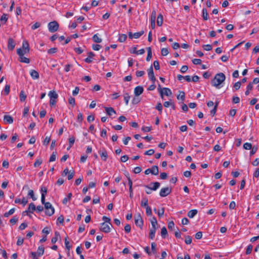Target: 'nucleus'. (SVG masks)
I'll use <instances>...</instances> for the list:
<instances>
[{"mask_svg": "<svg viewBox=\"0 0 259 259\" xmlns=\"http://www.w3.org/2000/svg\"><path fill=\"white\" fill-rule=\"evenodd\" d=\"M44 206L46 209L45 213L46 215L50 217L54 213L55 209L51 203L47 202L45 204Z\"/></svg>", "mask_w": 259, "mask_h": 259, "instance_id": "nucleus-2", "label": "nucleus"}, {"mask_svg": "<svg viewBox=\"0 0 259 259\" xmlns=\"http://www.w3.org/2000/svg\"><path fill=\"white\" fill-rule=\"evenodd\" d=\"M163 95H165L166 96H170L172 94V92L169 88H163Z\"/></svg>", "mask_w": 259, "mask_h": 259, "instance_id": "nucleus-28", "label": "nucleus"}, {"mask_svg": "<svg viewBox=\"0 0 259 259\" xmlns=\"http://www.w3.org/2000/svg\"><path fill=\"white\" fill-rule=\"evenodd\" d=\"M30 75L33 79H37L39 78V73L35 70H31L30 71Z\"/></svg>", "mask_w": 259, "mask_h": 259, "instance_id": "nucleus-16", "label": "nucleus"}, {"mask_svg": "<svg viewBox=\"0 0 259 259\" xmlns=\"http://www.w3.org/2000/svg\"><path fill=\"white\" fill-rule=\"evenodd\" d=\"M148 198L147 197H143L141 200V205L142 207H146L147 206H149L148 205Z\"/></svg>", "mask_w": 259, "mask_h": 259, "instance_id": "nucleus-22", "label": "nucleus"}, {"mask_svg": "<svg viewBox=\"0 0 259 259\" xmlns=\"http://www.w3.org/2000/svg\"><path fill=\"white\" fill-rule=\"evenodd\" d=\"M197 212L196 209H192L188 212L187 215L190 218H193L197 213Z\"/></svg>", "mask_w": 259, "mask_h": 259, "instance_id": "nucleus-24", "label": "nucleus"}, {"mask_svg": "<svg viewBox=\"0 0 259 259\" xmlns=\"http://www.w3.org/2000/svg\"><path fill=\"white\" fill-rule=\"evenodd\" d=\"M163 23V16L160 14L158 15L157 19V24L159 26H161Z\"/></svg>", "mask_w": 259, "mask_h": 259, "instance_id": "nucleus-23", "label": "nucleus"}, {"mask_svg": "<svg viewBox=\"0 0 259 259\" xmlns=\"http://www.w3.org/2000/svg\"><path fill=\"white\" fill-rule=\"evenodd\" d=\"M171 192V189L168 187L162 188L159 192V195L162 197H164L169 195Z\"/></svg>", "mask_w": 259, "mask_h": 259, "instance_id": "nucleus-5", "label": "nucleus"}, {"mask_svg": "<svg viewBox=\"0 0 259 259\" xmlns=\"http://www.w3.org/2000/svg\"><path fill=\"white\" fill-rule=\"evenodd\" d=\"M202 12L203 19L204 20H207L208 19V16L206 9L203 8L202 9Z\"/></svg>", "mask_w": 259, "mask_h": 259, "instance_id": "nucleus-31", "label": "nucleus"}, {"mask_svg": "<svg viewBox=\"0 0 259 259\" xmlns=\"http://www.w3.org/2000/svg\"><path fill=\"white\" fill-rule=\"evenodd\" d=\"M44 247L42 246L38 247L37 252H31V255L32 259H37L39 257L42 255L44 253Z\"/></svg>", "mask_w": 259, "mask_h": 259, "instance_id": "nucleus-3", "label": "nucleus"}, {"mask_svg": "<svg viewBox=\"0 0 259 259\" xmlns=\"http://www.w3.org/2000/svg\"><path fill=\"white\" fill-rule=\"evenodd\" d=\"M17 53L19 56V60L21 62H23L27 64L30 62L29 59L23 56V54L22 53V52L20 50H17Z\"/></svg>", "mask_w": 259, "mask_h": 259, "instance_id": "nucleus-6", "label": "nucleus"}, {"mask_svg": "<svg viewBox=\"0 0 259 259\" xmlns=\"http://www.w3.org/2000/svg\"><path fill=\"white\" fill-rule=\"evenodd\" d=\"M42 163V160L40 159H37L36 160L34 163V166L36 167L39 166Z\"/></svg>", "mask_w": 259, "mask_h": 259, "instance_id": "nucleus-64", "label": "nucleus"}, {"mask_svg": "<svg viewBox=\"0 0 259 259\" xmlns=\"http://www.w3.org/2000/svg\"><path fill=\"white\" fill-rule=\"evenodd\" d=\"M99 153L100 155L101 159L104 161H106L108 156L107 152L106 149L103 148L102 150H99Z\"/></svg>", "mask_w": 259, "mask_h": 259, "instance_id": "nucleus-9", "label": "nucleus"}, {"mask_svg": "<svg viewBox=\"0 0 259 259\" xmlns=\"http://www.w3.org/2000/svg\"><path fill=\"white\" fill-rule=\"evenodd\" d=\"M69 144L70 148L72 147L75 142V138L73 136L70 137L69 139Z\"/></svg>", "mask_w": 259, "mask_h": 259, "instance_id": "nucleus-45", "label": "nucleus"}, {"mask_svg": "<svg viewBox=\"0 0 259 259\" xmlns=\"http://www.w3.org/2000/svg\"><path fill=\"white\" fill-rule=\"evenodd\" d=\"M163 105L165 107H168L169 106H171L172 109L175 108V105L173 103L171 102V100H170L169 101H166L164 103Z\"/></svg>", "mask_w": 259, "mask_h": 259, "instance_id": "nucleus-27", "label": "nucleus"}, {"mask_svg": "<svg viewBox=\"0 0 259 259\" xmlns=\"http://www.w3.org/2000/svg\"><path fill=\"white\" fill-rule=\"evenodd\" d=\"M153 186L152 187H151V189L153 191H156L160 187V184L159 182H153L151 183L150 184V186Z\"/></svg>", "mask_w": 259, "mask_h": 259, "instance_id": "nucleus-18", "label": "nucleus"}, {"mask_svg": "<svg viewBox=\"0 0 259 259\" xmlns=\"http://www.w3.org/2000/svg\"><path fill=\"white\" fill-rule=\"evenodd\" d=\"M147 51H148V54H147V57H146V60L147 61H149L151 58H152V51H151V49L150 47H148L147 48Z\"/></svg>", "mask_w": 259, "mask_h": 259, "instance_id": "nucleus-34", "label": "nucleus"}, {"mask_svg": "<svg viewBox=\"0 0 259 259\" xmlns=\"http://www.w3.org/2000/svg\"><path fill=\"white\" fill-rule=\"evenodd\" d=\"M226 76L223 73L217 74L213 79L211 81V84L218 89L221 87L220 85L225 80Z\"/></svg>", "mask_w": 259, "mask_h": 259, "instance_id": "nucleus-1", "label": "nucleus"}, {"mask_svg": "<svg viewBox=\"0 0 259 259\" xmlns=\"http://www.w3.org/2000/svg\"><path fill=\"white\" fill-rule=\"evenodd\" d=\"M156 228H152L150 230L149 238L151 239H153L155 237V234L156 232Z\"/></svg>", "mask_w": 259, "mask_h": 259, "instance_id": "nucleus-26", "label": "nucleus"}, {"mask_svg": "<svg viewBox=\"0 0 259 259\" xmlns=\"http://www.w3.org/2000/svg\"><path fill=\"white\" fill-rule=\"evenodd\" d=\"M252 145L250 143H245L243 145V148L246 150H250L252 148Z\"/></svg>", "mask_w": 259, "mask_h": 259, "instance_id": "nucleus-46", "label": "nucleus"}, {"mask_svg": "<svg viewBox=\"0 0 259 259\" xmlns=\"http://www.w3.org/2000/svg\"><path fill=\"white\" fill-rule=\"evenodd\" d=\"M128 183L129 185V192H131V191H133V182L130 177H127Z\"/></svg>", "mask_w": 259, "mask_h": 259, "instance_id": "nucleus-41", "label": "nucleus"}, {"mask_svg": "<svg viewBox=\"0 0 259 259\" xmlns=\"http://www.w3.org/2000/svg\"><path fill=\"white\" fill-rule=\"evenodd\" d=\"M4 122L6 124H11L13 122V118L10 115H5L4 117Z\"/></svg>", "mask_w": 259, "mask_h": 259, "instance_id": "nucleus-14", "label": "nucleus"}, {"mask_svg": "<svg viewBox=\"0 0 259 259\" xmlns=\"http://www.w3.org/2000/svg\"><path fill=\"white\" fill-rule=\"evenodd\" d=\"M94 56L95 54L92 52H90L88 54V57L85 59L84 61L88 63H91L92 62V59Z\"/></svg>", "mask_w": 259, "mask_h": 259, "instance_id": "nucleus-17", "label": "nucleus"}, {"mask_svg": "<svg viewBox=\"0 0 259 259\" xmlns=\"http://www.w3.org/2000/svg\"><path fill=\"white\" fill-rule=\"evenodd\" d=\"M161 55L162 56H166L168 53V50L167 48H162L161 50Z\"/></svg>", "mask_w": 259, "mask_h": 259, "instance_id": "nucleus-61", "label": "nucleus"}, {"mask_svg": "<svg viewBox=\"0 0 259 259\" xmlns=\"http://www.w3.org/2000/svg\"><path fill=\"white\" fill-rule=\"evenodd\" d=\"M93 40L94 42L97 43H100L102 42V39L100 38L97 34H94L93 36Z\"/></svg>", "mask_w": 259, "mask_h": 259, "instance_id": "nucleus-33", "label": "nucleus"}, {"mask_svg": "<svg viewBox=\"0 0 259 259\" xmlns=\"http://www.w3.org/2000/svg\"><path fill=\"white\" fill-rule=\"evenodd\" d=\"M65 245L66 248L68 250H69L71 248V246L69 244V242L67 240V237L65 238Z\"/></svg>", "mask_w": 259, "mask_h": 259, "instance_id": "nucleus-53", "label": "nucleus"}, {"mask_svg": "<svg viewBox=\"0 0 259 259\" xmlns=\"http://www.w3.org/2000/svg\"><path fill=\"white\" fill-rule=\"evenodd\" d=\"M151 223L152 225V228H156V226L157 224V222L155 217H153L151 221Z\"/></svg>", "mask_w": 259, "mask_h": 259, "instance_id": "nucleus-49", "label": "nucleus"}, {"mask_svg": "<svg viewBox=\"0 0 259 259\" xmlns=\"http://www.w3.org/2000/svg\"><path fill=\"white\" fill-rule=\"evenodd\" d=\"M20 99L21 102H23L26 100V95L25 94L23 91H21L20 93Z\"/></svg>", "mask_w": 259, "mask_h": 259, "instance_id": "nucleus-39", "label": "nucleus"}, {"mask_svg": "<svg viewBox=\"0 0 259 259\" xmlns=\"http://www.w3.org/2000/svg\"><path fill=\"white\" fill-rule=\"evenodd\" d=\"M18 220V218L16 215H15L12 218H11L10 219V222L11 224H12L13 225H14L17 223Z\"/></svg>", "mask_w": 259, "mask_h": 259, "instance_id": "nucleus-51", "label": "nucleus"}, {"mask_svg": "<svg viewBox=\"0 0 259 259\" xmlns=\"http://www.w3.org/2000/svg\"><path fill=\"white\" fill-rule=\"evenodd\" d=\"M17 245L18 246H20L23 244L24 242L23 238H21V237H17Z\"/></svg>", "mask_w": 259, "mask_h": 259, "instance_id": "nucleus-54", "label": "nucleus"}, {"mask_svg": "<svg viewBox=\"0 0 259 259\" xmlns=\"http://www.w3.org/2000/svg\"><path fill=\"white\" fill-rule=\"evenodd\" d=\"M177 97L178 100H181L184 101L185 98V94L184 92L181 91L180 92V94L178 95Z\"/></svg>", "mask_w": 259, "mask_h": 259, "instance_id": "nucleus-38", "label": "nucleus"}, {"mask_svg": "<svg viewBox=\"0 0 259 259\" xmlns=\"http://www.w3.org/2000/svg\"><path fill=\"white\" fill-rule=\"evenodd\" d=\"M151 174L154 175H157L159 172L158 167L156 165H153L151 168Z\"/></svg>", "mask_w": 259, "mask_h": 259, "instance_id": "nucleus-21", "label": "nucleus"}, {"mask_svg": "<svg viewBox=\"0 0 259 259\" xmlns=\"http://www.w3.org/2000/svg\"><path fill=\"white\" fill-rule=\"evenodd\" d=\"M8 19V15L6 14H3L1 16V22L4 21V23H5Z\"/></svg>", "mask_w": 259, "mask_h": 259, "instance_id": "nucleus-52", "label": "nucleus"}, {"mask_svg": "<svg viewBox=\"0 0 259 259\" xmlns=\"http://www.w3.org/2000/svg\"><path fill=\"white\" fill-rule=\"evenodd\" d=\"M102 220L104 221V223H108L109 225H111V219L109 218H108L106 216H103L102 218Z\"/></svg>", "mask_w": 259, "mask_h": 259, "instance_id": "nucleus-60", "label": "nucleus"}, {"mask_svg": "<svg viewBox=\"0 0 259 259\" xmlns=\"http://www.w3.org/2000/svg\"><path fill=\"white\" fill-rule=\"evenodd\" d=\"M72 196L71 193H68L67 196L63 199L62 201L63 204H66L68 201L71 199Z\"/></svg>", "mask_w": 259, "mask_h": 259, "instance_id": "nucleus-32", "label": "nucleus"}, {"mask_svg": "<svg viewBox=\"0 0 259 259\" xmlns=\"http://www.w3.org/2000/svg\"><path fill=\"white\" fill-rule=\"evenodd\" d=\"M155 108L160 112V113H161L163 108L162 105L161 104V103H158L155 107Z\"/></svg>", "mask_w": 259, "mask_h": 259, "instance_id": "nucleus-58", "label": "nucleus"}, {"mask_svg": "<svg viewBox=\"0 0 259 259\" xmlns=\"http://www.w3.org/2000/svg\"><path fill=\"white\" fill-rule=\"evenodd\" d=\"M106 113L109 116H111L113 114H116V111L112 107H105Z\"/></svg>", "mask_w": 259, "mask_h": 259, "instance_id": "nucleus-19", "label": "nucleus"}, {"mask_svg": "<svg viewBox=\"0 0 259 259\" xmlns=\"http://www.w3.org/2000/svg\"><path fill=\"white\" fill-rule=\"evenodd\" d=\"M35 209H36L35 205L32 202L29 204L28 209L27 210L25 211L24 212H24H26L27 213H28V212L33 213V212L34 210H35Z\"/></svg>", "mask_w": 259, "mask_h": 259, "instance_id": "nucleus-15", "label": "nucleus"}, {"mask_svg": "<svg viewBox=\"0 0 259 259\" xmlns=\"http://www.w3.org/2000/svg\"><path fill=\"white\" fill-rule=\"evenodd\" d=\"M203 48L205 51H210L212 50V47L210 45H205L203 46Z\"/></svg>", "mask_w": 259, "mask_h": 259, "instance_id": "nucleus-63", "label": "nucleus"}, {"mask_svg": "<svg viewBox=\"0 0 259 259\" xmlns=\"http://www.w3.org/2000/svg\"><path fill=\"white\" fill-rule=\"evenodd\" d=\"M148 74L149 79L152 81L153 83H154L156 80L155 77L154 76L153 69L152 66H151L150 68L148 69Z\"/></svg>", "mask_w": 259, "mask_h": 259, "instance_id": "nucleus-8", "label": "nucleus"}, {"mask_svg": "<svg viewBox=\"0 0 259 259\" xmlns=\"http://www.w3.org/2000/svg\"><path fill=\"white\" fill-rule=\"evenodd\" d=\"M48 189L46 187L42 186L40 188V191L41 195L44 194V196H46L47 193Z\"/></svg>", "mask_w": 259, "mask_h": 259, "instance_id": "nucleus-48", "label": "nucleus"}, {"mask_svg": "<svg viewBox=\"0 0 259 259\" xmlns=\"http://www.w3.org/2000/svg\"><path fill=\"white\" fill-rule=\"evenodd\" d=\"M253 248V246L251 244H249L247 246L246 250V254H249L251 253L252 250Z\"/></svg>", "mask_w": 259, "mask_h": 259, "instance_id": "nucleus-47", "label": "nucleus"}, {"mask_svg": "<svg viewBox=\"0 0 259 259\" xmlns=\"http://www.w3.org/2000/svg\"><path fill=\"white\" fill-rule=\"evenodd\" d=\"M51 140V137L50 136H47L46 138L45 139L44 141H43V145L47 146L49 144Z\"/></svg>", "mask_w": 259, "mask_h": 259, "instance_id": "nucleus-50", "label": "nucleus"}, {"mask_svg": "<svg viewBox=\"0 0 259 259\" xmlns=\"http://www.w3.org/2000/svg\"><path fill=\"white\" fill-rule=\"evenodd\" d=\"M15 47V43L12 38L8 39V48L9 50H13Z\"/></svg>", "mask_w": 259, "mask_h": 259, "instance_id": "nucleus-13", "label": "nucleus"}, {"mask_svg": "<svg viewBox=\"0 0 259 259\" xmlns=\"http://www.w3.org/2000/svg\"><path fill=\"white\" fill-rule=\"evenodd\" d=\"M100 230L104 233H108L110 232L111 229L109 224H108L105 223H102L100 224Z\"/></svg>", "mask_w": 259, "mask_h": 259, "instance_id": "nucleus-7", "label": "nucleus"}, {"mask_svg": "<svg viewBox=\"0 0 259 259\" xmlns=\"http://www.w3.org/2000/svg\"><path fill=\"white\" fill-rule=\"evenodd\" d=\"M144 33V30H141V31L135 32L133 34L134 38H139Z\"/></svg>", "mask_w": 259, "mask_h": 259, "instance_id": "nucleus-35", "label": "nucleus"}, {"mask_svg": "<svg viewBox=\"0 0 259 259\" xmlns=\"http://www.w3.org/2000/svg\"><path fill=\"white\" fill-rule=\"evenodd\" d=\"M15 208H11L8 212H6L4 214L5 217H8L9 215L13 214L15 212Z\"/></svg>", "mask_w": 259, "mask_h": 259, "instance_id": "nucleus-43", "label": "nucleus"}, {"mask_svg": "<svg viewBox=\"0 0 259 259\" xmlns=\"http://www.w3.org/2000/svg\"><path fill=\"white\" fill-rule=\"evenodd\" d=\"M250 150L251 151L250 152V156H252L256 152L257 150V147L256 146H253Z\"/></svg>", "mask_w": 259, "mask_h": 259, "instance_id": "nucleus-59", "label": "nucleus"}, {"mask_svg": "<svg viewBox=\"0 0 259 259\" xmlns=\"http://www.w3.org/2000/svg\"><path fill=\"white\" fill-rule=\"evenodd\" d=\"M10 91V86L9 84H7L5 85V88L3 90V93L5 95H7L9 94Z\"/></svg>", "mask_w": 259, "mask_h": 259, "instance_id": "nucleus-37", "label": "nucleus"}, {"mask_svg": "<svg viewBox=\"0 0 259 259\" xmlns=\"http://www.w3.org/2000/svg\"><path fill=\"white\" fill-rule=\"evenodd\" d=\"M48 26L49 30L51 32H55L59 29V24L56 21L49 23Z\"/></svg>", "mask_w": 259, "mask_h": 259, "instance_id": "nucleus-4", "label": "nucleus"}, {"mask_svg": "<svg viewBox=\"0 0 259 259\" xmlns=\"http://www.w3.org/2000/svg\"><path fill=\"white\" fill-rule=\"evenodd\" d=\"M48 96H49L50 99H57L58 97V94L54 91H50L48 94Z\"/></svg>", "mask_w": 259, "mask_h": 259, "instance_id": "nucleus-20", "label": "nucleus"}, {"mask_svg": "<svg viewBox=\"0 0 259 259\" xmlns=\"http://www.w3.org/2000/svg\"><path fill=\"white\" fill-rule=\"evenodd\" d=\"M144 91L143 88L141 86H137L134 89V94L136 96L141 95Z\"/></svg>", "mask_w": 259, "mask_h": 259, "instance_id": "nucleus-12", "label": "nucleus"}, {"mask_svg": "<svg viewBox=\"0 0 259 259\" xmlns=\"http://www.w3.org/2000/svg\"><path fill=\"white\" fill-rule=\"evenodd\" d=\"M167 234V231L165 227H163L161 230V235L163 238H165V236Z\"/></svg>", "mask_w": 259, "mask_h": 259, "instance_id": "nucleus-40", "label": "nucleus"}, {"mask_svg": "<svg viewBox=\"0 0 259 259\" xmlns=\"http://www.w3.org/2000/svg\"><path fill=\"white\" fill-rule=\"evenodd\" d=\"M68 103L69 104L72 105L73 106H74L75 104V99L72 97H69L68 99Z\"/></svg>", "mask_w": 259, "mask_h": 259, "instance_id": "nucleus-56", "label": "nucleus"}, {"mask_svg": "<svg viewBox=\"0 0 259 259\" xmlns=\"http://www.w3.org/2000/svg\"><path fill=\"white\" fill-rule=\"evenodd\" d=\"M146 214L148 216H151L152 214V210L150 206H147L146 207Z\"/></svg>", "mask_w": 259, "mask_h": 259, "instance_id": "nucleus-62", "label": "nucleus"}, {"mask_svg": "<svg viewBox=\"0 0 259 259\" xmlns=\"http://www.w3.org/2000/svg\"><path fill=\"white\" fill-rule=\"evenodd\" d=\"M135 223L137 226L139 227L140 228H142L143 225V222L142 218L140 214H139L137 216L135 217Z\"/></svg>", "mask_w": 259, "mask_h": 259, "instance_id": "nucleus-10", "label": "nucleus"}, {"mask_svg": "<svg viewBox=\"0 0 259 259\" xmlns=\"http://www.w3.org/2000/svg\"><path fill=\"white\" fill-rule=\"evenodd\" d=\"M127 38V36L125 34H119L118 40L120 42H124Z\"/></svg>", "mask_w": 259, "mask_h": 259, "instance_id": "nucleus-25", "label": "nucleus"}, {"mask_svg": "<svg viewBox=\"0 0 259 259\" xmlns=\"http://www.w3.org/2000/svg\"><path fill=\"white\" fill-rule=\"evenodd\" d=\"M185 242L187 244H190L192 243V238L190 236H186Z\"/></svg>", "mask_w": 259, "mask_h": 259, "instance_id": "nucleus-57", "label": "nucleus"}, {"mask_svg": "<svg viewBox=\"0 0 259 259\" xmlns=\"http://www.w3.org/2000/svg\"><path fill=\"white\" fill-rule=\"evenodd\" d=\"M130 99V96L128 93H125L124 95V100L125 101V103L126 105H128L129 100Z\"/></svg>", "mask_w": 259, "mask_h": 259, "instance_id": "nucleus-44", "label": "nucleus"}, {"mask_svg": "<svg viewBox=\"0 0 259 259\" xmlns=\"http://www.w3.org/2000/svg\"><path fill=\"white\" fill-rule=\"evenodd\" d=\"M60 236L59 233L58 232H55V236L52 238L51 242L52 243H55L58 239V237Z\"/></svg>", "mask_w": 259, "mask_h": 259, "instance_id": "nucleus-36", "label": "nucleus"}, {"mask_svg": "<svg viewBox=\"0 0 259 259\" xmlns=\"http://www.w3.org/2000/svg\"><path fill=\"white\" fill-rule=\"evenodd\" d=\"M28 195L30 196L33 201L36 200V198L34 196V192L32 190H30L28 191Z\"/></svg>", "mask_w": 259, "mask_h": 259, "instance_id": "nucleus-42", "label": "nucleus"}, {"mask_svg": "<svg viewBox=\"0 0 259 259\" xmlns=\"http://www.w3.org/2000/svg\"><path fill=\"white\" fill-rule=\"evenodd\" d=\"M21 49L25 50V51L29 52V44L27 41H23Z\"/></svg>", "mask_w": 259, "mask_h": 259, "instance_id": "nucleus-29", "label": "nucleus"}, {"mask_svg": "<svg viewBox=\"0 0 259 259\" xmlns=\"http://www.w3.org/2000/svg\"><path fill=\"white\" fill-rule=\"evenodd\" d=\"M253 88L252 83H249L246 87V91L245 92L246 96H248L249 94L250 91L252 90Z\"/></svg>", "mask_w": 259, "mask_h": 259, "instance_id": "nucleus-30", "label": "nucleus"}, {"mask_svg": "<svg viewBox=\"0 0 259 259\" xmlns=\"http://www.w3.org/2000/svg\"><path fill=\"white\" fill-rule=\"evenodd\" d=\"M241 82L240 81H237L234 84V89L235 90L237 91L241 87Z\"/></svg>", "mask_w": 259, "mask_h": 259, "instance_id": "nucleus-55", "label": "nucleus"}, {"mask_svg": "<svg viewBox=\"0 0 259 259\" xmlns=\"http://www.w3.org/2000/svg\"><path fill=\"white\" fill-rule=\"evenodd\" d=\"M156 16V13L155 11H153L151 13V26L152 29L155 28V19Z\"/></svg>", "mask_w": 259, "mask_h": 259, "instance_id": "nucleus-11", "label": "nucleus"}]
</instances>
